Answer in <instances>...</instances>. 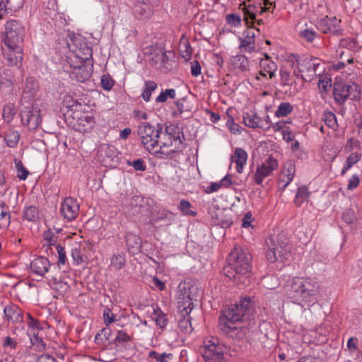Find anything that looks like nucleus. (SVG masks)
I'll return each mask as SVG.
<instances>
[{
    "instance_id": "35",
    "label": "nucleus",
    "mask_w": 362,
    "mask_h": 362,
    "mask_svg": "<svg viewBox=\"0 0 362 362\" xmlns=\"http://www.w3.org/2000/svg\"><path fill=\"white\" fill-rule=\"evenodd\" d=\"M158 88V84L154 81H146L144 82V88L141 93L143 100L148 102L151 100V93Z\"/></svg>"
},
{
    "instance_id": "33",
    "label": "nucleus",
    "mask_w": 362,
    "mask_h": 362,
    "mask_svg": "<svg viewBox=\"0 0 362 362\" xmlns=\"http://www.w3.org/2000/svg\"><path fill=\"white\" fill-rule=\"evenodd\" d=\"M310 192L308 191V187L302 185L298 187L297 193L295 197L294 204L296 206H300L303 203L309 201Z\"/></svg>"
},
{
    "instance_id": "10",
    "label": "nucleus",
    "mask_w": 362,
    "mask_h": 362,
    "mask_svg": "<svg viewBox=\"0 0 362 362\" xmlns=\"http://www.w3.org/2000/svg\"><path fill=\"white\" fill-rule=\"evenodd\" d=\"M297 62L298 71L305 81H311L317 75H320L323 72L322 69H319L321 64L317 58L306 57Z\"/></svg>"
},
{
    "instance_id": "28",
    "label": "nucleus",
    "mask_w": 362,
    "mask_h": 362,
    "mask_svg": "<svg viewBox=\"0 0 362 362\" xmlns=\"http://www.w3.org/2000/svg\"><path fill=\"white\" fill-rule=\"evenodd\" d=\"M38 89V83L33 77H28L26 79L25 85L23 88V98H27L28 100L33 99Z\"/></svg>"
},
{
    "instance_id": "44",
    "label": "nucleus",
    "mask_w": 362,
    "mask_h": 362,
    "mask_svg": "<svg viewBox=\"0 0 362 362\" xmlns=\"http://www.w3.org/2000/svg\"><path fill=\"white\" fill-rule=\"evenodd\" d=\"M14 162L18 172V177L21 180H25L29 174L28 170L24 167L21 160L16 158Z\"/></svg>"
},
{
    "instance_id": "42",
    "label": "nucleus",
    "mask_w": 362,
    "mask_h": 362,
    "mask_svg": "<svg viewBox=\"0 0 362 362\" xmlns=\"http://www.w3.org/2000/svg\"><path fill=\"white\" fill-rule=\"evenodd\" d=\"M348 95L347 98L352 100H358L360 99V89L358 86L355 83L347 84Z\"/></svg>"
},
{
    "instance_id": "49",
    "label": "nucleus",
    "mask_w": 362,
    "mask_h": 362,
    "mask_svg": "<svg viewBox=\"0 0 362 362\" xmlns=\"http://www.w3.org/2000/svg\"><path fill=\"white\" fill-rule=\"evenodd\" d=\"M77 122L78 126H91L92 124L93 123V117L89 115L80 113V117L77 116Z\"/></svg>"
},
{
    "instance_id": "26",
    "label": "nucleus",
    "mask_w": 362,
    "mask_h": 362,
    "mask_svg": "<svg viewBox=\"0 0 362 362\" xmlns=\"http://www.w3.org/2000/svg\"><path fill=\"white\" fill-rule=\"evenodd\" d=\"M255 33L252 30H247L244 38H241L239 49L240 52L252 53L255 50Z\"/></svg>"
},
{
    "instance_id": "12",
    "label": "nucleus",
    "mask_w": 362,
    "mask_h": 362,
    "mask_svg": "<svg viewBox=\"0 0 362 362\" xmlns=\"http://www.w3.org/2000/svg\"><path fill=\"white\" fill-rule=\"evenodd\" d=\"M70 70H67L69 73L70 78L78 82L83 83L88 81L92 74L93 62H82L78 61L68 63Z\"/></svg>"
},
{
    "instance_id": "1",
    "label": "nucleus",
    "mask_w": 362,
    "mask_h": 362,
    "mask_svg": "<svg viewBox=\"0 0 362 362\" xmlns=\"http://www.w3.org/2000/svg\"><path fill=\"white\" fill-rule=\"evenodd\" d=\"M252 255L246 248L235 245L228 257V264L223 267L226 276L240 281L241 277L247 278L251 273Z\"/></svg>"
},
{
    "instance_id": "16",
    "label": "nucleus",
    "mask_w": 362,
    "mask_h": 362,
    "mask_svg": "<svg viewBox=\"0 0 362 362\" xmlns=\"http://www.w3.org/2000/svg\"><path fill=\"white\" fill-rule=\"evenodd\" d=\"M3 58L6 64L10 66H22L23 59V47L20 46L13 47L5 46L2 48Z\"/></svg>"
},
{
    "instance_id": "48",
    "label": "nucleus",
    "mask_w": 362,
    "mask_h": 362,
    "mask_svg": "<svg viewBox=\"0 0 362 362\" xmlns=\"http://www.w3.org/2000/svg\"><path fill=\"white\" fill-rule=\"evenodd\" d=\"M300 36L308 42H312L317 36V33L313 30L305 29L300 32Z\"/></svg>"
},
{
    "instance_id": "4",
    "label": "nucleus",
    "mask_w": 362,
    "mask_h": 362,
    "mask_svg": "<svg viewBox=\"0 0 362 362\" xmlns=\"http://www.w3.org/2000/svg\"><path fill=\"white\" fill-rule=\"evenodd\" d=\"M265 243L267 247L265 255L269 262H284L288 259L290 256L288 242L284 235H270L266 239Z\"/></svg>"
},
{
    "instance_id": "37",
    "label": "nucleus",
    "mask_w": 362,
    "mask_h": 362,
    "mask_svg": "<svg viewBox=\"0 0 362 362\" xmlns=\"http://www.w3.org/2000/svg\"><path fill=\"white\" fill-rule=\"evenodd\" d=\"M20 134L18 131L10 130L4 136V140L10 148H15L19 141Z\"/></svg>"
},
{
    "instance_id": "17",
    "label": "nucleus",
    "mask_w": 362,
    "mask_h": 362,
    "mask_svg": "<svg viewBox=\"0 0 362 362\" xmlns=\"http://www.w3.org/2000/svg\"><path fill=\"white\" fill-rule=\"evenodd\" d=\"M218 327L221 332L228 337L238 341L245 337L247 330L246 327L236 326L235 322H227L220 320H218Z\"/></svg>"
},
{
    "instance_id": "34",
    "label": "nucleus",
    "mask_w": 362,
    "mask_h": 362,
    "mask_svg": "<svg viewBox=\"0 0 362 362\" xmlns=\"http://www.w3.org/2000/svg\"><path fill=\"white\" fill-rule=\"evenodd\" d=\"M126 264L125 255L122 252L114 254L110 259V267L115 270H120L124 268Z\"/></svg>"
},
{
    "instance_id": "53",
    "label": "nucleus",
    "mask_w": 362,
    "mask_h": 362,
    "mask_svg": "<svg viewBox=\"0 0 362 362\" xmlns=\"http://www.w3.org/2000/svg\"><path fill=\"white\" fill-rule=\"evenodd\" d=\"M356 41L352 38H343L339 42V46L343 48H346L349 50L354 49L356 47Z\"/></svg>"
},
{
    "instance_id": "19",
    "label": "nucleus",
    "mask_w": 362,
    "mask_h": 362,
    "mask_svg": "<svg viewBox=\"0 0 362 362\" xmlns=\"http://www.w3.org/2000/svg\"><path fill=\"white\" fill-rule=\"evenodd\" d=\"M341 20L336 17H325L321 18L318 23L317 26L320 30L324 33H331L334 35H342L343 30L340 26Z\"/></svg>"
},
{
    "instance_id": "8",
    "label": "nucleus",
    "mask_w": 362,
    "mask_h": 362,
    "mask_svg": "<svg viewBox=\"0 0 362 362\" xmlns=\"http://www.w3.org/2000/svg\"><path fill=\"white\" fill-rule=\"evenodd\" d=\"M196 287L189 282H180L177 286V308L180 313L189 314L194 308L193 292Z\"/></svg>"
},
{
    "instance_id": "15",
    "label": "nucleus",
    "mask_w": 362,
    "mask_h": 362,
    "mask_svg": "<svg viewBox=\"0 0 362 362\" xmlns=\"http://www.w3.org/2000/svg\"><path fill=\"white\" fill-rule=\"evenodd\" d=\"M278 160L269 156L261 165H259L254 175L253 180L258 185H262L265 177L270 176L272 172L278 168Z\"/></svg>"
},
{
    "instance_id": "18",
    "label": "nucleus",
    "mask_w": 362,
    "mask_h": 362,
    "mask_svg": "<svg viewBox=\"0 0 362 362\" xmlns=\"http://www.w3.org/2000/svg\"><path fill=\"white\" fill-rule=\"evenodd\" d=\"M79 204L76 199L69 197H66L61 204L59 213L64 219L71 221L74 220L79 213Z\"/></svg>"
},
{
    "instance_id": "27",
    "label": "nucleus",
    "mask_w": 362,
    "mask_h": 362,
    "mask_svg": "<svg viewBox=\"0 0 362 362\" xmlns=\"http://www.w3.org/2000/svg\"><path fill=\"white\" fill-rule=\"evenodd\" d=\"M126 244L129 252L132 254L139 252L141 247V238L133 233H127Z\"/></svg>"
},
{
    "instance_id": "63",
    "label": "nucleus",
    "mask_w": 362,
    "mask_h": 362,
    "mask_svg": "<svg viewBox=\"0 0 362 362\" xmlns=\"http://www.w3.org/2000/svg\"><path fill=\"white\" fill-rule=\"evenodd\" d=\"M44 239L49 246H57V237L52 235L49 230L45 232Z\"/></svg>"
},
{
    "instance_id": "6",
    "label": "nucleus",
    "mask_w": 362,
    "mask_h": 362,
    "mask_svg": "<svg viewBox=\"0 0 362 362\" xmlns=\"http://www.w3.org/2000/svg\"><path fill=\"white\" fill-rule=\"evenodd\" d=\"M163 127L160 124L153 125L147 122H141L137 127V134L144 148L149 153L156 151Z\"/></svg>"
},
{
    "instance_id": "52",
    "label": "nucleus",
    "mask_w": 362,
    "mask_h": 362,
    "mask_svg": "<svg viewBox=\"0 0 362 362\" xmlns=\"http://www.w3.org/2000/svg\"><path fill=\"white\" fill-rule=\"evenodd\" d=\"M13 88V80L0 78V89L6 93H10Z\"/></svg>"
},
{
    "instance_id": "46",
    "label": "nucleus",
    "mask_w": 362,
    "mask_h": 362,
    "mask_svg": "<svg viewBox=\"0 0 362 362\" xmlns=\"http://www.w3.org/2000/svg\"><path fill=\"white\" fill-rule=\"evenodd\" d=\"M191 204L187 200H181L178 209L185 215L196 216L197 213L190 210Z\"/></svg>"
},
{
    "instance_id": "59",
    "label": "nucleus",
    "mask_w": 362,
    "mask_h": 362,
    "mask_svg": "<svg viewBox=\"0 0 362 362\" xmlns=\"http://www.w3.org/2000/svg\"><path fill=\"white\" fill-rule=\"evenodd\" d=\"M14 76L12 70L8 67H1L0 69V78L13 80Z\"/></svg>"
},
{
    "instance_id": "21",
    "label": "nucleus",
    "mask_w": 362,
    "mask_h": 362,
    "mask_svg": "<svg viewBox=\"0 0 362 362\" xmlns=\"http://www.w3.org/2000/svg\"><path fill=\"white\" fill-rule=\"evenodd\" d=\"M240 8L244 13V21L248 27L250 25H253L255 22L256 16L257 14H259V11L261 10V4L258 5H255L253 4H250L247 5L245 2L240 4Z\"/></svg>"
},
{
    "instance_id": "2",
    "label": "nucleus",
    "mask_w": 362,
    "mask_h": 362,
    "mask_svg": "<svg viewBox=\"0 0 362 362\" xmlns=\"http://www.w3.org/2000/svg\"><path fill=\"white\" fill-rule=\"evenodd\" d=\"M184 134L174 125L167 126L165 132L160 134L157 149L151 152L157 157L163 158L165 156L171 157L175 153L181 152L183 149Z\"/></svg>"
},
{
    "instance_id": "50",
    "label": "nucleus",
    "mask_w": 362,
    "mask_h": 362,
    "mask_svg": "<svg viewBox=\"0 0 362 362\" xmlns=\"http://www.w3.org/2000/svg\"><path fill=\"white\" fill-rule=\"evenodd\" d=\"M148 356L150 358L156 359L158 362H168L166 358L172 356L171 354L163 353L159 354L158 352L155 351H151L149 352Z\"/></svg>"
},
{
    "instance_id": "31",
    "label": "nucleus",
    "mask_w": 362,
    "mask_h": 362,
    "mask_svg": "<svg viewBox=\"0 0 362 362\" xmlns=\"http://www.w3.org/2000/svg\"><path fill=\"white\" fill-rule=\"evenodd\" d=\"M234 162L236 163V170L238 173H242L243 167L246 164L247 153L242 148H236L234 152Z\"/></svg>"
},
{
    "instance_id": "9",
    "label": "nucleus",
    "mask_w": 362,
    "mask_h": 362,
    "mask_svg": "<svg viewBox=\"0 0 362 362\" xmlns=\"http://www.w3.org/2000/svg\"><path fill=\"white\" fill-rule=\"evenodd\" d=\"M226 350V347L217 338H212L204 341L200 352L206 362H221Z\"/></svg>"
},
{
    "instance_id": "30",
    "label": "nucleus",
    "mask_w": 362,
    "mask_h": 362,
    "mask_svg": "<svg viewBox=\"0 0 362 362\" xmlns=\"http://www.w3.org/2000/svg\"><path fill=\"white\" fill-rule=\"evenodd\" d=\"M230 64L235 69L246 71L249 69L250 62L245 55L238 54L230 58Z\"/></svg>"
},
{
    "instance_id": "54",
    "label": "nucleus",
    "mask_w": 362,
    "mask_h": 362,
    "mask_svg": "<svg viewBox=\"0 0 362 362\" xmlns=\"http://www.w3.org/2000/svg\"><path fill=\"white\" fill-rule=\"evenodd\" d=\"M103 319L107 326L116 321L115 315L112 313L109 308H105L103 311Z\"/></svg>"
},
{
    "instance_id": "32",
    "label": "nucleus",
    "mask_w": 362,
    "mask_h": 362,
    "mask_svg": "<svg viewBox=\"0 0 362 362\" xmlns=\"http://www.w3.org/2000/svg\"><path fill=\"white\" fill-rule=\"evenodd\" d=\"M262 119L255 112H246L243 115V122L250 128H259Z\"/></svg>"
},
{
    "instance_id": "64",
    "label": "nucleus",
    "mask_w": 362,
    "mask_h": 362,
    "mask_svg": "<svg viewBox=\"0 0 362 362\" xmlns=\"http://www.w3.org/2000/svg\"><path fill=\"white\" fill-rule=\"evenodd\" d=\"M100 152H105L107 157L114 156L116 154V148L113 146H103L100 148Z\"/></svg>"
},
{
    "instance_id": "47",
    "label": "nucleus",
    "mask_w": 362,
    "mask_h": 362,
    "mask_svg": "<svg viewBox=\"0 0 362 362\" xmlns=\"http://www.w3.org/2000/svg\"><path fill=\"white\" fill-rule=\"evenodd\" d=\"M11 223L10 214L8 211L2 210L0 213V228H7Z\"/></svg>"
},
{
    "instance_id": "60",
    "label": "nucleus",
    "mask_w": 362,
    "mask_h": 362,
    "mask_svg": "<svg viewBox=\"0 0 362 362\" xmlns=\"http://www.w3.org/2000/svg\"><path fill=\"white\" fill-rule=\"evenodd\" d=\"M129 165L133 166L136 170L139 171H144L146 168V165L142 158H138L132 163H129Z\"/></svg>"
},
{
    "instance_id": "23",
    "label": "nucleus",
    "mask_w": 362,
    "mask_h": 362,
    "mask_svg": "<svg viewBox=\"0 0 362 362\" xmlns=\"http://www.w3.org/2000/svg\"><path fill=\"white\" fill-rule=\"evenodd\" d=\"M6 318L8 321L13 323L21 322L23 321V312L21 309L16 305L11 303L6 306L4 309Z\"/></svg>"
},
{
    "instance_id": "40",
    "label": "nucleus",
    "mask_w": 362,
    "mask_h": 362,
    "mask_svg": "<svg viewBox=\"0 0 362 362\" xmlns=\"http://www.w3.org/2000/svg\"><path fill=\"white\" fill-rule=\"evenodd\" d=\"M23 216L25 219L29 221H35L39 218V211L37 207L30 206L25 209L23 213Z\"/></svg>"
},
{
    "instance_id": "3",
    "label": "nucleus",
    "mask_w": 362,
    "mask_h": 362,
    "mask_svg": "<svg viewBox=\"0 0 362 362\" xmlns=\"http://www.w3.org/2000/svg\"><path fill=\"white\" fill-rule=\"evenodd\" d=\"M254 311L252 298L245 296L242 298L238 303L232 304L227 309L223 310L218 320L235 323L247 321L253 315Z\"/></svg>"
},
{
    "instance_id": "39",
    "label": "nucleus",
    "mask_w": 362,
    "mask_h": 362,
    "mask_svg": "<svg viewBox=\"0 0 362 362\" xmlns=\"http://www.w3.org/2000/svg\"><path fill=\"white\" fill-rule=\"evenodd\" d=\"M293 110V105L288 102L280 103L274 115L276 117H286Z\"/></svg>"
},
{
    "instance_id": "43",
    "label": "nucleus",
    "mask_w": 362,
    "mask_h": 362,
    "mask_svg": "<svg viewBox=\"0 0 362 362\" xmlns=\"http://www.w3.org/2000/svg\"><path fill=\"white\" fill-rule=\"evenodd\" d=\"M152 318H153L156 322V324L160 327H165L167 324V319L165 317V314L160 310V309L158 308L154 310L152 314Z\"/></svg>"
},
{
    "instance_id": "41",
    "label": "nucleus",
    "mask_w": 362,
    "mask_h": 362,
    "mask_svg": "<svg viewBox=\"0 0 362 362\" xmlns=\"http://www.w3.org/2000/svg\"><path fill=\"white\" fill-rule=\"evenodd\" d=\"M176 97V91L173 88L165 89L159 94L156 98V102L158 103H163L166 102L168 98L174 99Z\"/></svg>"
},
{
    "instance_id": "38",
    "label": "nucleus",
    "mask_w": 362,
    "mask_h": 362,
    "mask_svg": "<svg viewBox=\"0 0 362 362\" xmlns=\"http://www.w3.org/2000/svg\"><path fill=\"white\" fill-rule=\"evenodd\" d=\"M178 326L180 330L185 333H190L192 331L189 314L181 313V318L179 320Z\"/></svg>"
},
{
    "instance_id": "14",
    "label": "nucleus",
    "mask_w": 362,
    "mask_h": 362,
    "mask_svg": "<svg viewBox=\"0 0 362 362\" xmlns=\"http://www.w3.org/2000/svg\"><path fill=\"white\" fill-rule=\"evenodd\" d=\"M21 122L30 130L37 129L41 124L40 110L33 107H25L21 111Z\"/></svg>"
},
{
    "instance_id": "58",
    "label": "nucleus",
    "mask_w": 362,
    "mask_h": 362,
    "mask_svg": "<svg viewBox=\"0 0 362 362\" xmlns=\"http://www.w3.org/2000/svg\"><path fill=\"white\" fill-rule=\"evenodd\" d=\"M226 125L232 134H235L241 133V132L240 130V126L234 122V119L233 117H229V119H228V121L226 122Z\"/></svg>"
},
{
    "instance_id": "45",
    "label": "nucleus",
    "mask_w": 362,
    "mask_h": 362,
    "mask_svg": "<svg viewBox=\"0 0 362 362\" xmlns=\"http://www.w3.org/2000/svg\"><path fill=\"white\" fill-rule=\"evenodd\" d=\"M323 119L326 125L328 126L329 127L333 129L337 127L336 115L332 112L325 113Z\"/></svg>"
},
{
    "instance_id": "62",
    "label": "nucleus",
    "mask_w": 362,
    "mask_h": 362,
    "mask_svg": "<svg viewBox=\"0 0 362 362\" xmlns=\"http://www.w3.org/2000/svg\"><path fill=\"white\" fill-rule=\"evenodd\" d=\"M151 286L153 288H158L159 291L164 290L165 283L160 280L157 276H153L151 281Z\"/></svg>"
},
{
    "instance_id": "7",
    "label": "nucleus",
    "mask_w": 362,
    "mask_h": 362,
    "mask_svg": "<svg viewBox=\"0 0 362 362\" xmlns=\"http://www.w3.org/2000/svg\"><path fill=\"white\" fill-rule=\"evenodd\" d=\"M71 51L67 57V63H71L78 61L82 62H92V48L89 47L86 42L81 38H75L71 40V44L68 43Z\"/></svg>"
},
{
    "instance_id": "56",
    "label": "nucleus",
    "mask_w": 362,
    "mask_h": 362,
    "mask_svg": "<svg viewBox=\"0 0 362 362\" xmlns=\"http://www.w3.org/2000/svg\"><path fill=\"white\" fill-rule=\"evenodd\" d=\"M177 107L180 114L190 111L189 103L185 98H182L176 102Z\"/></svg>"
},
{
    "instance_id": "57",
    "label": "nucleus",
    "mask_w": 362,
    "mask_h": 362,
    "mask_svg": "<svg viewBox=\"0 0 362 362\" xmlns=\"http://www.w3.org/2000/svg\"><path fill=\"white\" fill-rule=\"evenodd\" d=\"M260 67L264 69L266 72H271V70H276V64L269 60H261L260 61Z\"/></svg>"
},
{
    "instance_id": "36",
    "label": "nucleus",
    "mask_w": 362,
    "mask_h": 362,
    "mask_svg": "<svg viewBox=\"0 0 362 362\" xmlns=\"http://www.w3.org/2000/svg\"><path fill=\"white\" fill-rule=\"evenodd\" d=\"M361 158V154L358 152H352L346 158L345 164L341 170V174L342 175L345 173L356 163L359 161Z\"/></svg>"
},
{
    "instance_id": "25",
    "label": "nucleus",
    "mask_w": 362,
    "mask_h": 362,
    "mask_svg": "<svg viewBox=\"0 0 362 362\" xmlns=\"http://www.w3.org/2000/svg\"><path fill=\"white\" fill-rule=\"evenodd\" d=\"M132 340L133 336L128 334L124 330H118L114 339V344L120 351H124L130 349L129 342Z\"/></svg>"
},
{
    "instance_id": "20",
    "label": "nucleus",
    "mask_w": 362,
    "mask_h": 362,
    "mask_svg": "<svg viewBox=\"0 0 362 362\" xmlns=\"http://www.w3.org/2000/svg\"><path fill=\"white\" fill-rule=\"evenodd\" d=\"M154 0H135L133 6L134 16L139 20L149 18L153 13Z\"/></svg>"
},
{
    "instance_id": "61",
    "label": "nucleus",
    "mask_w": 362,
    "mask_h": 362,
    "mask_svg": "<svg viewBox=\"0 0 362 362\" xmlns=\"http://www.w3.org/2000/svg\"><path fill=\"white\" fill-rule=\"evenodd\" d=\"M360 179L358 175H354L351 177V178L349 180V184L347 185V189L349 190H353L356 189L358 185H359Z\"/></svg>"
},
{
    "instance_id": "13",
    "label": "nucleus",
    "mask_w": 362,
    "mask_h": 362,
    "mask_svg": "<svg viewBox=\"0 0 362 362\" xmlns=\"http://www.w3.org/2000/svg\"><path fill=\"white\" fill-rule=\"evenodd\" d=\"M173 58L172 52L160 51L154 54L151 61L157 69L163 72L168 73L176 68L177 63Z\"/></svg>"
},
{
    "instance_id": "55",
    "label": "nucleus",
    "mask_w": 362,
    "mask_h": 362,
    "mask_svg": "<svg viewBox=\"0 0 362 362\" xmlns=\"http://www.w3.org/2000/svg\"><path fill=\"white\" fill-rule=\"evenodd\" d=\"M56 250L58 253V265H64L66 261V255L64 248L60 245L56 246Z\"/></svg>"
},
{
    "instance_id": "24",
    "label": "nucleus",
    "mask_w": 362,
    "mask_h": 362,
    "mask_svg": "<svg viewBox=\"0 0 362 362\" xmlns=\"http://www.w3.org/2000/svg\"><path fill=\"white\" fill-rule=\"evenodd\" d=\"M333 95L336 103L343 104L348 99L347 84L335 82L333 86Z\"/></svg>"
},
{
    "instance_id": "22",
    "label": "nucleus",
    "mask_w": 362,
    "mask_h": 362,
    "mask_svg": "<svg viewBox=\"0 0 362 362\" xmlns=\"http://www.w3.org/2000/svg\"><path fill=\"white\" fill-rule=\"evenodd\" d=\"M50 267L49 261L44 257H38L35 259L30 264V269L32 272L41 276H45L49 272Z\"/></svg>"
},
{
    "instance_id": "11",
    "label": "nucleus",
    "mask_w": 362,
    "mask_h": 362,
    "mask_svg": "<svg viewBox=\"0 0 362 362\" xmlns=\"http://www.w3.org/2000/svg\"><path fill=\"white\" fill-rule=\"evenodd\" d=\"M25 29L21 24L16 21L11 20L6 24V36L4 39L5 46L23 47Z\"/></svg>"
},
{
    "instance_id": "5",
    "label": "nucleus",
    "mask_w": 362,
    "mask_h": 362,
    "mask_svg": "<svg viewBox=\"0 0 362 362\" xmlns=\"http://www.w3.org/2000/svg\"><path fill=\"white\" fill-rule=\"evenodd\" d=\"M293 297L301 302H308L320 292L318 283L311 278H296L291 284Z\"/></svg>"
},
{
    "instance_id": "51",
    "label": "nucleus",
    "mask_w": 362,
    "mask_h": 362,
    "mask_svg": "<svg viewBox=\"0 0 362 362\" xmlns=\"http://www.w3.org/2000/svg\"><path fill=\"white\" fill-rule=\"evenodd\" d=\"M115 81L110 75H103L101 78V86L106 90H110L114 86Z\"/></svg>"
},
{
    "instance_id": "29",
    "label": "nucleus",
    "mask_w": 362,
    "mask_h": 362,
    "mask_svg": "<svg viewBox=\"0 0 362 362\" xmlns=\"http://www.w3.org/2000/svg\"><path fill=\"white\" fill-rule=\"evenodd\" d=\"M296 172L295 161L293 160H287L282 170V174L286 177V183L281 187L282 190H284L286 187L291 182L293 179Z\"/></svg>"
}]
</instances>
